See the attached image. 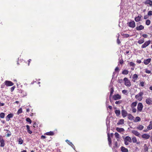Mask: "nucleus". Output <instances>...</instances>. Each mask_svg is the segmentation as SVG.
<instances>
[{
  "instance_id": "c9c22d12",
  "label": "nucleus",
  "mask_w": 152,
  "mask_h": 152,
  "mask_svg": "<svg viewBox=\"0 0 152 152\" xmlns=\"http://www.w3.org/2000/svg\"><path fill=\"white\" fill-rule=\"evenodd\" d=\"M148 148L146 144L144 145V151L145 152H146L148 151Z\"/></svg>"
},
{
  "instance_id": "20e7f679",
  "label": "nucleus",
  "mask_w": 152,
  "mask_h": 152,
  "mask_svg": "<svg viewBox=\"0 0 152 152\" xmlns=\"http://www.w3.org/2000/svg\"><path fill=\"white\" fill-rule=\"evenodd\" d=\"M124 81L125 82V85L127 87H130L131 85V83L130 80H128V78L125 77L124 79Z\"/></svg>"
},
{
  "instance_id": "72a5a7b5",
  "label": "nucleus",
  "mask_w": 152,
  "mask_h": 152,
  "mask_svg": "<svg viewBox=\"0 0 152 152\" xmlns=\"http://www.w3.org/2000/svg\"><path fill=\"white\" fill-rule=\"evenodd\" d=\"M7 137H9L11 135V132L9 130H7Z\"/></svg>"
},
{
  "instance_id": "13d9d810",
  "label": "nucleus",
  "mask_w": 152,
  "mask_h": 152,
  "mask_svg": "<svg viewBox=\"0 0 152 152\" xmlns=\"http://www.w3.org/2000/svg\"><path fill=\"white\" fill-rule=\"evenodd\" d=\"M26 127L27 128V130L28 131V130H30V127H29V126L28 125H27L26 126Z\"/></svg>"
},
{
  "instance_id": "6ab92c4d",
  "label": "nucleus",
  "mask_w": 152,
  "mask_h": 152,
  "mask_svg": "<svg viewBox=\"0 0 152 152\" xmlns=\"http://www.w3.org/2000/svg\"><path fill=\"white\" fill-rule=\"evenodd\" d=\"M121 150L122 152H128V149L123 146L121 147Z\"/></svg>"
},
{
  "instance_id": "2f4dec72",
  "label": "nucleus",
  "mask_w": 152,
  "mask_h": 152,
  "mask_svg": "<svg viewBox=\"0 0 152 152\" xmlns=\"http://www.w3.org/2000/svg\"><path fill=\"white\" fill-rule=\"evenodd\" d=\"M138 76L136 74H134L132 77V78L133 79V81L135 82V80H137V78Z\"/></svg>"
},
{
  "instance_id": "603ef678",
  "label": "nucleus",
  "mask_w": 152,
  "mask_h": 152,
  "mask_svg": "<svg viewBox=\"0 0 152 152\" xmlns=\"http://www.w3.org/2000/svg\"><path fill=\"white\" fill-rule=\"evenodd\" d=\"M136 120L137 121H140V118L139 117H137L136 118Z\"/></svg>"
},
{
  "instance_id": "c756f323",
  "label": "nucleus",
  "mask_w": 152,
  "mask_h": 152,
  "mask_svg": "<svg viewBox=\"0 0 152 152\" xmlns=\"http://www.w3.org/2000/svg\"><path fill=\"white\" fill-rule=\"evenodd\" d=\"M119 146L118 145L117 142H115L113 148V149L117 148L119 147Z\"/></svg>"
},
{
  "instance_id": "7ed1b4c3",
  "label": "nucleus",
  "mask_w": 152,
  "mask_h": 152,
  "mask_svg": "<svg viewBox=\"0 0 152 152\" xmlns=\"http://www.w3.org/2000/svg\"><path fill=\"white\" fill-rule=\"evenodd\" d=\"M143 106L141 103H139L137 106V112H140L142 111Z\"/></svg>"
},
{
  "instance_id": "9d476101",
  "label": "nucleus",
  "mask_w": 152,
  "mask_h": 152,
  "mask_svg": "<svg viewBox=\"0 0 152 152\" xmlns=\"http://www.w3.org/2000/svg\"><path fill=\"white\" fill-rule=\"evenodd\" d=\"M113 98L114 100H116L121 99V96L119 94H117L114 95Z\"/></svg>"
},
{
  "instance_id": "bf43d9fd",
  "label": "nucleus",
  "mask_w": 152,
  "mask_h": 152,
  "mask_svg": "<svg viewBox=\"0 0 152 152\" xmlns=\"http://www.w3.org/2000/svg\"><path fill=\"white\" fill-rule=\"evenodd\" d=\"M117 43L118 44H119L121 43V42H120V40H119L118 38L117 39Z\"/></svg>"
},
{
  "instance_id": "f8f14e48",
  "label": "nucleus",
  "mask_w": 152,
  "mask_h": 152,
  "mask_svg": "<svg viewBox=\"0 0 152 152\" xmlns=\"http://www.w3.org/2000/svg\"><path fill=\"white\" fill-rule=\"evenodd\" d=\"M144 3L145 4H149L150 6H152V1L151 0H146Z\"/></svg>"
},
{
  "instance_id": "4d7b16f0",
  "label": "nucleus",
  "mask_w": 152,
  "mask_h": 152,
  "mask_svg": "<svg viewBox=\"0 0 152 152\" xmlns=\"http://www.w3.org/2000/svg\"><path fill=\"white\" fill-rule=\"evenodd\" d=\"M15 88V87L14 86L12 87L11 88V91H13L14 90Z\"/></svg>"
},
{
  "instance_id": "f03ea898",
  "label": "nucleus",
  "mask_w": 152,
  "mask_h": 152,
  "mask_svg": "<svg viewBox=\"0 0 152 152\" xmlns=\"http://www.w3.org/2000/svg\"><path fill=\"white\" fill-rule=\"evenodd\" d=\"M143 94L142 92H140L135 96V98L137 99L139 101H141L143 98L142 96Z\"/></svg>"
},
{
  "instance_id": "37998d69",
  "label": "nucleus",
  "mask_w": 152,
  "mask_h": 152,
  "mask_svg": "<svg viewBox=\"0 0 152 152\" xmlns=\"http://www.w3.org/2000/svg\"><path fill=\"white\" fill-rule=\"evenodd\" d=\"M128 73V71L126 70H124L122 72V74L124 75H127Z\"/></svg>"
},
{
  "instance_id": "393cba45",
  "label": "nucleus",
  "mask_w": 152,
  "mask_h": 152,
  "mask_svg": "<svg viewBox=\"0 0 152 152\" xmlns=\"http://www.w3.org/2000/svg\"><path fill=\"white\" fill-rule=\"evenodd\" d=\"M151 59L150 58H148L146 60H144V63L145 64H147L150 63L151 61Z\"/></svg>"
},
{
  "instance_id": "4c0bfd02",
  "label": "nucleus",
  "mask_w": 152,
  "mask_h": 152,
  "mask_svg": "<svg viewBox=\"0 0 152 152\" xmlns=\"http://www.w3.org/2000/svg\"><path fill=\"white\" fill-rule=\"evenodd\" d=\"M23 142V140L21 138H20L18 140V144H22Z\"/></svg>"
},
{
  "instance_id": "de8ad7c7",
  "label": "nucleus",
  "mask_w": 152,
  "mask_h": 152,
  "mask_svg": "<svg viewBox=\"0 0 152 152\" xmlns=\"http://www.w3.org/2000/svg\"><path fill=\"white\" fill-rule=\"evenodd\" d=\"M132 110V111L133 113H136L137 111V110L135 107L131 108Z\"/></svg>"
},
{
  "instance_id": "e2e57ef3",
  "label": "nucleus",
  "mask_w": 152,
  "mask_h": 152,
  "mask_svg": "<svg viewBox=\"0 0 152 152\" xmlns=\"http://www.w3.org/2000/svg\"><path fill=\"white\" fill-rule=\"evenodd\" d=\"M4 103H1L0 102V106H4Z\"/></svg>"
},
{
  "instance_id": "ddd939ff",
  "label": "nucleus",
  "mask_w": 152,
  "mask_h": 152,
  "mask_svg": "<svg viewBox=\"0 0 152 152\" xmlns=\"http://www.w3.org/2000/svg\"><path fill=\"white\" fill-rule=\"evenodd\" d=\"M13 116V114L10 113L8 114L6 117V119L7 121H9L10 118H12Z\"/></svg>"
},
{
  "instance_id": "680f3d73",
  "label": "nucleus",
  "mask_w": 152,
  "mask_h": 152,
  "mask_svg": "<svg viewBox=\"0 0 152 152\" xmlns=\"http://www.w3.org/2000/svg\"><path fill=\"white\" fill-rule=\"evenodd\" d=\"M137 62L139 64H140L141 63V61L140 60H137Z\"/></svg>"
},
{
  "instance_id": "aec40b11",
  "label": "nucleus",
  "mask_w": 152,
  "mask_h": 152,
  "mask_svg": "<svg viewBox=\"0 0 152 152\" xmlns=\"http://www.w3.org/2000/svg\"><path fill=\"white\" fill-rule=\"evenodd\" d=\"M142 137L145 139H148L150 137V136L147 134H144L142 135Z\"/></svg>"
},
{
  "instance_id": "b1692460",
  "label": "nucleus",
  "mask_w": 152,
  "mask_h": 152,
  "mask_svg": "<svg viewBox=\"0 0 152 152\" xmlns=\"http://www.w3.org/2000/svg\"><path fill=\"white\" fill-rule=\"evenodd\" d=\"M115 113L117 116H119L121 114V112L119 110H116L115 111Z\"/></svg>"
},
{
  "instance_id": "cd10ccee",
  "label": "nucleus",
  "mask_w": 152,
  "mask_h": 152,
  "mask_svg": "<svg viewBox=\"0 0 152 152\" xmlns=\"http://www.w3.org/2000/svg\"><path fill=\"white\" fill-rule=\"evenodd\" d=\"M144 42V38H142L140 39L137 42L139 44H142Z\"/></svg>"
},
{
  "instance_id": "f257e3e1",
  "label": "nucleus",
  "mask_w": 152,
  "mask_h": 152,
  "mask_svg": "<svg viewBox=\"0 0 152 152\" xmlns=\"http://www.w3.org/2000/svg\"><path fill=\"white\" fill-rule=\"evenodd\" d=\"M124 144L126 145L129 144V142H132V139L131 137L129 136H127L124 138Z\"/></svg>"
},
{
  "instance_id": "2eb2a0df",
  "label": "nucleus",
  "mask_w": 152,
  "mask_h": 152,
  "mask_svg": "<svg viewBox=\"0 0 152 152\" xmlns=\"http://www.w3.org/2000/svg\"><path fill=\"white\" fill-rule=\"evenodd\" d=\"M144 28V27L142 25H140L139 26H137L136 27V29L137 31H140L143 29Z\"/></svg>"
},
{
  "instance_id": "5701e85b",
  "label": "nucleus",
  "mask_w": 152,
  "mask_h": 152,
  "mask_svg": "<svg viewBox=\"0 0 152 152\" xmlns=\"http://www.w3.org/2000/svg\"><path fill=\"white\" fill-rule=\"evenodd\" d=\"M148 130H150L152 129V122L151 121L150 122V124L147 127Z\"/></svg>"
},
{
  "instance_id": "ea45409f",
  "label": "nucleus",
  "mask_w": 152,
  "mask_h": 152,
  "mask_svg": "<svg viewBox=\"0 0 152 152\" xmlns=\"http://www.w3.org/2000/svg\"><path fill=\"white\" fill-rule=\"evenodd\" d=\"M22 112V110L21 108H20L17 112V114L18 115L19 114H20Z\"/></svg>"
},
{
  "instance_id": "bb28decb",
  "label": "nucleus",
  "mask_w": 152,
  "mask_h": 152,
  "mask_svg": "<svg viewBox=\"0 0 152 152\" xmlns=\"http://www.w3.org/2000/svg\"><path fill=\"white\" fill-rule=\"evenodd\" d=\"M116 130L119 132H123L124 131V130L123 128H116Z\"/></svg>"
},
{
  "instance_id": "69168bd1",
  "label": "nucleus",
  "mask_w": 152,
  "mask_h": 152,
  "mask_svg": "<svg viewBox=\"0 0 152 152\" xmlns=\"http://www.w3.org/2000/svg\"><path fill=\"white\" fill-rule=\"evenodd\" d=\"M31 61V59H29L28 61V66H29V64L30 63V61Z\"/></svg>"
},
{
  "instance_id": "6e6552de",
  "label": "nucleus",
  "mask_w": 152,
  "mask_h": 152,
  "mask_svg": "<svg viewBox=\"0 0 152 152\" xmlns=\"http://www.w3.org/2000/svg\"><path fill=\"white\" fill-rule=\"evenodd\" d=\"M145 102L148 104L150 105L152 104V99L150 98H148L146 99Z\"/></svg>"
},
{
  "instance_id": "0eeeda50",
  "label": "nucleus",
  "mask_w": 152,
  "mask_h": 152,
  "mask_svg": "<svg viewBox=\"0 0 152 152\" xmlns=\"http://www.w3.org/2000/svg\"><path fill=\"white\" fill-rule=\"evenodd\" d=\"M5 85L7 86H11L14 85V83L12 82L6 80L5 81Z\"/></svg>"
},
{
  "instance_id": "4be33fe9",
  "label": "nucleus",
  "mask_w": 152,
  "mask_h": 152,
  "mask_svg": "<svg viewBox=\"0 0 152 152\" xmlns=\"http://www.w3.org/2000/svg\"><path fill=\"white\" fill-rule=\"evenodd\" d=\"M124 120L123 119H121L117 123L118 125L123 124H124Z\"/></svg>"
},
{
  "instance_id": "864d4df0",
  "label": "nucleus",
  "mask_w": 152,
  "mask_h": 152,
  "mask_svg": "<svg viewBox=\"0 0 152 152\" xmlns=\"http://www.w3.org/2000/svg\"><path fill=\"white\" fill-rule=\"evenodd\" d=\"M23 63V62L21 61H18L17 63V64H18V65H21V64Z\"/></svg>"
},
{
  "instance_id": "f704fd0d",
  "label": "nucleus",
  "mask_w": 152,
  "mask_h": 152,
  "mask_svg": "<svg viewBox=\"0 0 152 152\" xmlns=\"http://www.w3.org/2000/svg\"><path fill=\"white\" fill-rule=\"evenodd\" d=\"M128 117L129 119L131 120H132L134 118V117L131 114L128 115Z\"/></svg>"
},
{
  "instance_id": "f3484780",
  "label": "nucleus",
  "mask_w": 152,
  "mask_h": 152,
  "mask_svg": "<svg viewBox=\"0 0 152 152\" xmlns=\"http://www.w3.org/2000/svg\"><path fill=\"white\" fill-rule=\"evenodd\" d=\"M142 16L141 15H139L137 17L135 18L134 20L136 22H138L140 21L141 19Z\"/></svg>"
},
{
  "instance_id": "79ce46f5",
  "label": "nucleus",
  "mask_w": 152,
  "mask_h": 152,
  "mask_svg": "<svg viewBox=\"0 0 152 152\" xmlns=\"http://www.w3.org/2000/svg\"><path fill=\"white\" fill-rule=\"evenodd\" d=\"M5 116V114L4 113H2L0 114V117L1 118H4Z\"/></svg>"
},
{
  "instance_id": "49530a36",
  "label": "nucleus",
  "mask_w": 152,
  "mask_h": 152,
  "mask_svg": "<svg viewBox=\"0 0 152 152\" xmlns=\"http://www.w3.org/2000/svg\"><path fill=\"white\" fill-rule=\"evenodd\" d=\"M127 91L126 90H124L122 91V92L123 94H126V95L127 94Z\"/></svg>"
},
{
  "instance_id": "a878e982",
  "label": "nucleus",
  "mask_w": 152,
  "mask_h": 152,
  "mask_svg": "<svg viewBox=\"0 0 152 152\" xmlns=\"http://www.w3.org/2000/svg\"><path fill=\"white\" fill-rule=\"evenodd\" d=\"M45 134L46 135L51 136L53 135L54 134V133L53 132L50 131V132H47L45 133Z\"/></svg>"
},
{
  "instance_id": "412c9836",
  "label": "nucleus",
  "mask_w": 152,
  "mask_h": 152,
  "mask_svg": "<svg viewBox=\"0 0 152 152\" xmlns=\"http://www.w3.org/2000/svg\"><path fill=\"white\" fill-rule=\"evenodd\" d=\"M109 87L110 88V96H111L114 92L113 88V86L112 85L110 86Z\"/></svg>"
},
{
  "instance_id": "58836bf2",
  "label": "nucleus",
  "mask_w": 152,
  "mask_h": 152,
  "mask_svg": "<svg viewBox=\"0 0 152 152\" xmlns=\"http://www.w3.org/2000/svg\"><path fill=\"white\" fill-rule=\"evenodd\" d=\"M146 24L148 26L151 23V21L149 20H147L146 21Z\"/></svg>"
},
{
  "instance_id": "3c124183",
  "label": "nucleus",
  "mask_w": 152,
  "mask_h": 152,
  "mask_svg": "<svg viewBox=\"0 0 152 152\" xmlns=\"http://www.w3.org/2000/svg\"><path fill=\"white\" fill-rule=\"evenodd\" d=\"M144 83L143 81L141 82L140 83V85L142 86L143 87L144 86Z\"/></svg>"
},
{
  "instance_id": "a19ab883",
  "label": "nucleus",
  "mask_w": 152,
  "mask_h": 152,
  "mask_svg": "<svg viewBox=\"0 0 152 152\" xmlns=\"http://www.w3.org/2000/svg\"><path fill=\"white\" fill-rule=\"evenodd\" d=\"M115 135L116 138L118 139L119 138V134L118 133L116 132L115 133Z\"/></svg>"
},
{
  "instance_id": "e433bc0d",
  "label": "nucleus",
  "mask_w": 152,
  "mask_h": 152,
  "mask_svg": "<svg viewBox=\"0 0 152 152\" xmlns=\"http://www.w3.org/2000/svg\"><path fill=\"white\" fill-rule=\"evenodd\" d=\"M132 142L133 143H135L137 142V139L135 137H133L132 138Z\"/></svg>"
},
{
  "instance_id": "a211bd4d",
  "label": "nucleus",
  "mask_w": 152,
  "mask_h": 152,
  "mask_svg": "<svg viewBox=\"0 0 152 152\" xmlns=\"http://www.w3.org/2000/svg\"><path fill=\"white\" fill-rule=\"evenodd\" d=\"M66 142L68 143V144L70 145H71L72 147L75 150V148L74 145L72 144V143L70 142L68 140H66Z\"/></svg>"
},
{
  "instance_id": "6e6d98bb",
  "label": "nucleus",
  "mask_w": 152,
  "mask_h": 152,
  "mask_svg": "<svg viewBox=\"0 0 152 152\" xmlns=\"http://www.w3.org/2000/svg\"><path fill=\"white\" fill-rule=\"evenodd\" d=\"M142 36L145 38H146L147 37L148 35L146 34H143L142 35Z\"/></svg>"
},
{
  "instance_id": "052dcab7",
  "label": "nucleus",
  "mask_w": 152,
  "mask_h": 152,
  "mask_svg": "<svg viewBox=\"0 0 152 152\" xmlns=\"http://www.w3.org/2000/svg\"><path fill=\"white\" fill-rule=\"evenodd\" d=\"M121 103V102L120 101H116L115 102V104H120Z\"/></svg>"
},
{
  "instance_id": "39448f33",
  "label": "nucleus",
  "mask_w": 152,
  "mask_h": 152,
  "mask_svg": "<svg viewBox=\"0 0 152 152\" xmlns=\"http://www.w3.org/2000/svg\"><path fill=\"white\" fill-rule=\"evenodd\" d=\"M151 42V41L150 40L146 41L142 45L141 48H145L150 44Z\"/></svg>"
},
{
  "instance_id": "dca6fc26",
  "label": "nucleus",
  "mask_w": 152,
  "mask_h": 152,
  "mask_svg": "<svg viewBox=\"0 0 152 152\" xmlns=\"http://www.w3.org/2000/svg\"><path fill=\"white\" fill-rule=\"evenodd\" d=\"M132 133L134 134L135 135L138 137H139L140 135V133L136 130L132 131Z\"/></svg>"
},
{
  "instance_id": "c85d7f7f",
  "label": "nucleus",
  "mask_w": 152,
  "mask_h": 152,
  "mask_svg": "<svg viewBox=\"0 0 152 152\" xmlns=\"http://www.w3.org/2000/svg\"><path fill=\"white\" fill-rule=\"evenodd\" d=\"M137 102H133L131 106V108L135 107L137 106Z\"/></svg>"
},
{
  "instance_id": "c03bdc74",
  "label": "nucleus",
  "mask_w": 152,
  "mask_h": 152,
  "mask_svg": "<svg viewBox=\"0 0 152 152\" xmlns=\"http://www.w3.org/2000/svg\"><path fill=\"white\" fill-rule=\"evenodd\" d=\"M26 121L29 123L30 124H31V120L30 119V118H27L26 119Z\"/></svg>"
},
{
  "instance_id": "473e14b6",
  "label": "nucleus",
  "mask_w": 152,
  "mask_h": 152,
  "mask_svg": "<svg viewBox=\"0 0 152 152\" xmlns=\"http://www.w3.org/2000/svg\"><path fill=\"white\" fill-rule=\"evenodd\" d=\"M119 63L121 64H123L124 63V61L122 58H120L119 59Z\"/></svg>"
},
{
  "instance_id": "8fccbe9b",
  "label": "nucleus",
  "mask_w": 152,
  "mask_h": 152,
  "mask_svg": "<svg viewBox=\"0 0 152 152\" xmlns=\"http://www.w3.org/2000/svg\"><path fill=\"white\" fill-rule=\"evenodd\" d=\"M148 16L152 15V11H149L148 13Z\"/></svg>"
},
{
  "instance_id": "0e129e2a",
  "label": "nucleus",
  "mask_w": 152,
  "mask_h": 152,
  "mask_svg": "<svg viewBox=\"0 0 152 152\" xmlns=\"http://www.w3.org/2000/svg\"><path fill=\"white\" fill-rule=\"evenodd\" d=\"M41 138L42 139H45L46 138V137L45 136H44V135H42L41 136Z\"/></svg>"
},
{
  "instance_id": "5fc2aeb1",
  "label": "nucleus",
  "mask_w": 152,
  "mask_h": 152,
  "mask_svg": "<svg viewBox=\"0 0 152 152\" xmlns=\"http://www.w3.org/2000/svg\"><path fill=\"white\" fill-rule=\"evenodd\" d=\"M145 72L149 74L151 73V72L150 70H148L147 69H146Z\"/></svg>"
},
{
  "instance_id": "7c9ffc66",
  "label": "nucleus",
  "mask_w": 152,
  "mask_h": 152,
  "mask_svg": "<svg viewBox=\"0 0 152 152\" xmlns=\"http://www.w3.org/2000/svg\"><path fill=\"white\" fill-rule=\"evenodd\" d=\"M144 126L142 125H140L138 126L137 127V129L140 130H142L144 128Z\"/></svg>"
},
{
  "instance_id": "774afa93",
  "label": "nucleus",
  "mask_w": 152,
  "mask_h": 152,
  "mask_svg": "<svg viewBox=\"0 0 152 152\" xmlns=\"http://www.w3.org/2000/svg\"><path fill=\"white\" fill-rule=\"evenodd\" d=\"M108 107L110 110H111L112 108V107L111 106H109Z\"/></svg>"
},
{
  "instance_id": "a18cd8bd",
  "label": "nucleus",
  "mask_w": 152,
  "mask_h": 152,
  "mask_svg": "<svg viewBox=\"0 0 152 152\" xmlns=\"http://www.w3.org/2000/svg\"><path fill=\"white\" fill-rule=\"evenodd\" d=\"M122 35L124 36V37L126 38H127L129 36V34H123Z\"/></svg>"
},
{
  "instance_id": "9b49d317",
  "label": "nucleus",
  "mask_w": 152,
  "mask_h": 152,
  "mask_svg": "<svg viewBox=\"0 0 152 152\" xmlns=\"http://www.w3.org/2000/svg\"><path fill=\"white\" fill-rule=\"evenodd\" d=\"M121 114L123 118L125 117L127 115V112L124 110H123L121 111Z\"/></svg>"
},
{
  "instance_id": "09e8293b",
  "label": "nucleus",
  "mask_w": 152,
  "mask_h": 152,
  "mask_svg": "<svg viewBox=\"0 0 152 152\" xmlns=\"http://www.w3.org/2000/svg\"><path fill=\"white\" fill-rule=\"evenodd\" d=\"M129 65L130 66H133L135 65V64L133 62H130L129 63Z\"/></svg>"
},
{
  "instance_id": "338daca9",
  "label": "nucleus",
  "mask_w": 152,
  "mask_h": 152,
  "mask_svg": "<svg viewBox=\"0 0 152 152\" xmlns=\"http://www.w3.org/2000/svg\"><path fill=\"white\" fill-rule=\"evenodd\" d=\"M28 132L30 134H31L32 133V132L30 130L28 131Z\"/></svg>"
},
{
  "instance_id": "4468645a",
  "label": "nucleus",
  "mask_w": 152,
  "mask_h": 152,
  "mask_svg": "<svg viewBox=\"0 0 152 152\" xmlns=\"http://www.w3.org/2000/svg\"><path fill=\"white\" fill-rule=\"evenodd\" d=\"M107 135H108V144L109 145V146L110 147H112L111 140V138H110V137L109 136V135L108 134H107Z\"/></svg>"
},
{
  "instance_id": "1a4fd4ad",
  "label": "nucleus",
  "mask_w": 152,
  "mask_h": 152,
  "mask_svg": "<svg viewBox=\"0 0 152 152\" xmlns=\"http://www.w3.org/2000/svg\"><path fill=\"white\" fill-rule=\"evenodd\" d=\"M0 143H1V147H3L5 145L4 140L1 137H0Z\"/></svg>"
},
{
  "instance_id": "423d86ee",
  "label": "nucleus",
  "mask_w": 152,
  "mask_h": 152,
  "mask_svg": "<svg viewBox=\"0 0 152 152\" xmlns=\"http://www.w3.org/2000/svg\"><path fill=\"white\" fill-rule=\"evenodd\" d=\"M128 24L129 27L132 28H134L135 26V23L134 21L130 22Z\"/></svg>"
}]
</instances>
